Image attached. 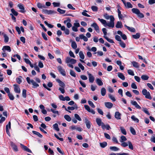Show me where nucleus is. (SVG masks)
Returning <instances> with one entry per match:
<instances>
[{"mask_svg": "<svg viewBox=\"0 0 155 155\" xmlns=\"http://www.w3.org/2000/svg\"><path fill=\"white\" fill-rule=\"evenodd\" d=\"M104 17L107 20L110 19V22L108 23V26L109 27H111L113 28L114 27V18L112 15L109 16L107 15V14H106L104 15Z\"/></svg>", "mask_w": 155, "mask_h": 155, "instance_id": "obj_1", "label": "nucleus"}, {"mask_svg": "<svg viewBox=\"0 0 155 155\" xmlns=\"http://www.w3.org/2000/svg\"><path fill=\"white\" fill-rule=\"evenodd\" d=\"M65 61L68 67L73 68H74L73 64H75L77 61L74 59L71 58L69 57H67L65 59Z\"/></svg>", "mask_w": 155, "mask_h": 155, "instance_id": "obj_2", "label": "nucleus"}, {"mask_svg": "<svg viewBox=\"0 0 155 155\" xmlns=\"http://www.w3.org/2000/svg\"><path fill=\"white\" fill-rule=\"evenodd\" d=\"M131 11L133 13L136 14L138 17L142 18L144 17V15L138 9L134 8L132 9Z\"/></svg>", "mask_w": 155, "mask_h": 155, "instance_id": "obj_3", "label": "nucleus"}, {"mask_svg": "<svg viewBox=\"0 0 155 155\" xmlns=\"http://www.w3.org/2000/svg\"><path fill=\"white\" fill-rule=\"evenodd\" d=\"M26 80L28 84H31L33 85V88H35L39 87V85L37 84L33 80L30 79V78L27 77L26 78Z\"/></svg>", "mask_w": 155, "mask_h": 155, "instance_id": "obj_4", "label": "nucleus"}, {"mask_svg": "<svg viewBox=\"0 0 155 155\" xmlns=\"http://www.w3.org/2000/svg\"><path fill=\"white\" fill-rule=\"evenodd\" d=\"M142 93L143 95L145 96L146 98L149 99H152L150 92L147 91L146 89H143L142 91Z\"/></svg>", "mask_w": 155, "mask_h": 155, "instance_id": "obj_5", "label": "nucleus"}, {"mask_svg": "<svg viewBox=\"0 0 155 155\" xmlns=\"http://www.w3.org/2000/svg\"><path fill=\"white\" fill-rule=\"evenodd\" d=\"M60 73L63 76L66 75V72L64 68L61 66H59L57 67Z\"/></svg>", "mask_w": 155, "mask_h": 155, "instance_id": "obj_6", "label": "nucleus"}, {"mask_svg": "<svg viewBox=\"0 0 155 155\" xmlns=\"http://www.w3.org/2000/svg\"><path fill=\"white\" fill-rule=\"evenodd\" d=\"M121 1L123 2L124 6H125V7L126 8H132L133 5L130 3V2H126L125 0H121Z\"/></svg>", "mask_w": 155, "mask_h": 155, "instance_id": "obj_7", "label": "nucleus"}, {"mask_svg": "<svg viewBox=\"0 0 155 155\" xmlns=\"http://www.w3.org/2000/svg\"><path fill=\"white\" fill-rule=\"evenodd\" d=\"M91 26L94 28V29L97 32L99 33L100 32L99 27L96 23L94 22L91 25Z\"/></svg>", "mask_w": 155, "mask_h": 155, "instance_id": "obj_8", "label": "nucleus"}, {"mask_svg": "<svg viewBox=\"0 0 155 155\" xmlns=\"http://www.w3.org/2000/svg\"><path fill=\"white\" fill-rule=\"evenodd\" d=\"M87 73L88 76L89 81L91 83H93L94 80V77L89 72L87 71Z\"/></svg>", "mask_w": 155, "mask_h": 155, "instance_id": "obj_9", "label": "nucleus"}, {"mask_svg": "<svg viewBox=\"0 0 155 155\" xmlns=\"http://www.w3.org/2000/svg\"><path fill=\"white\" fill-rule=\"evenodd\" d=\"M84 121L86 124L87 127L88 129H90L91 127V123L87 119L86 117L84 118Z\"/></svg>", "mask_w": 155, "mask_h": 155, "instance_id": "obj_10", "label": "nucleus"}, {"mask_svg": "<svg viewBox=\"0 0 155 155\" xmlns=\"http://www.w3.org/2000/svg\"><path fill=\"white\" fill-rule=\"evenodd\" d=\"M10 145L11 147L15 151H18V149L17 146L15 145V143H14L12 141H11L10 142Z\"/></svg>", "mask_w": 155, "mask_h": 155, "instance_id": "obj_11", "label": "nucleus"}, {"mask_svg": "<svg viewBox=\"0 0 155 155\" xmlns=\"http://www.w3.org/2000/svg\"><path fill=\"white\" fill-rule=\"evenodd\" d=\"M13 86L14 87V90L15 92L16 93H20L21 91L19 86L17 84H14Z\"/></svg>", "mask_w": 155, "mask_h": 155, "instance_id": "obj_12", "label": "nucleus"}, {"mask_svg": "<svg viewBox=\"0 0 155 155\" xmlns=\"http://www.w3.org/2000/svg\"><path fill=\"white\" fill-rule=\"evenodd\" d=\"M44 13L48 15H51L56 13V12L53 10H45L43 11Z\"/></svg>", "mask_w": 155, "mask_h": 155, "instance_id": "obj_13", "label": "nucleus"}, {"mask_svg": "<svg viewBox=\"0 0 155 155\" xmlns=\"http://www.w3.org/2000/svg\"><path fill=\"white\" fill-rule=\"evenodd\" d=\"M71 20L70 19L65 20L64 21V24H66V25L67 27L69 28L72 26V24L71 23Z\"/></svg>", "mask_w": 155, "mask_h": 155, "instance_id": "obj_14", "label": "nucleus"}, {"mask_svg": "<svg viewBox=\"0 0 155 155\" xmlns=\"http://www.w3.org/2000/svg\"><path fill=\"white\" fill-rule=\"evenodd\" d=\"M130 103L131 104L137 108L140 109H141V107L138 104L136 101H131Z\"/></svg>", "mask_w": 155, "mask_h": 155, "instance_id": "obj_15", "label": "nucleus"}, {"mask_svg": "<svg viewBox=\"0 0 155 155\" xmlns=\"http://www.w3.org/2000/svg\"><path fill=\"white\" fill-rule=\"evenodd\" d=\"M98 20L101 23L103 24L104 26L105 27H106L107 26H108V23H107L105 20L102 19H100L99 18H98Z\"/></svg>", "mask_w": 155, "mask_h": 155, "instance_id": "obj_16", "label": "nucleus"}, {"mask_svg": "<svg viewBox=\"0 0 155 155\" xmlns=\"http://www.w3.org/2000/svg\"><path fill=\"white\" fill-rule=\"evenodd\" d=\"M104 104L105 107L109 109L111 108L113 106V104L110 102H105Z\"/></svg>", "mask_w": 155, "mask_h": 155, "instance_id": "obj_17", "label": "nucleus"}, {"mask_svg": "<svg viewBox=\"0 0 155 155\" xmlns=\"http://www.w3.org/2000/svg\"><path fill=\"white\" fill-rule=\"evenodd\" d=\"M18 7L20 9H21V10L20 11L21 12L24 13L25 12V8L21 4H18Z\"/></svg>", "mask_w": 155, "mask_h": 155, "instance_id": "obj_18", "label": "nucleus"}, {"mask_svg": "<svg viewBox=\"0 0 155 155\" xmlns=\"http://www.w3.org/2000/svg\"><path fill=\"white\" fill-rule=\"evenodd\" d=\"M2 50L3 51H8L10 52L11 51V48L8 46H5L3 47Z\"/></svg>", "mask_w": 155, "mask_h": 155, "instance_id": "obj_19", "label": "nucleus"}, {"mask_svg": "<svg viewBox=\"0 0 155 155\" xmlns=\"http://www.w3.org/2000/svg\"><path fill=\"white\" fill-rule=\"evenodd\" d=\"M115 117L117 120H120L121 119V114L118 111H117L115 113Z\"/></svg>", "mask_w": 155, "mask_h": 155, "instance_id": "obj_20", "label": "nucleus"}, {"mask_svg": "<svg viewBox=\"0 0 155 155\" xmlns=\"http://www.w3.org/2000/svg\"><path fill=\"white\" fill-rule=\"evenodd\" d=\"M102 128L103 129H106L107 130H109L110 129H111L110 127V126L108 124H107L106 125H105L104 124H102V125L101 126Z\"/></svg>", "mask_w": 155, "mask_h": 155, "instance_id": "obj_21", "label": "nucleus"}, {"mask_svg": "<svg viewBox=\"0 0 155 155\" xmlns=\"http://www.w3.org/2000/svg\"><path fill=\"white\" fill-rule=\"evenodd\" d=\"M56 81L59 84V85L61 87H65V84L60 79H57Z\"/></svg>", "mask_w": 155, "mask_h": 155, "instance_id": "obj_22", "label": "nucleus"}, {"mask_svg": "<svg viewBox=\"0 0 155 155\" xmlns=\"http://www.w3.org/2000/svg\"><path fill=\"white\" fill-rule=\"evenodd\" d=\"M2 35H3V37L4 38V41L5 43H7L8 42L9 40V38L6 34L2 33Z\"/></svg>", "mask_w": 155, "mask_h": 155, "instance_id": "obj_23", "label": "nucleus"}, {"mask_svg": "<svg viewBox=\"0 0 155 155\" xmlns=\"http://www.w3.org/2000/svg\"><path fill=\"white\" fill-rule=\"evenodd\" d=\"M96 122L99 126H102V124H104L103 122H102L101 120V119L97 118L96 119Z\"/></svg>", "mask_w": 155, "mask_h": 155, "instance_id": "obj_24", "label": "nucleus"}, {"mask_svg": "<svg viewBox=\"0 0 155 155\" xmlns=\"http://www.w3.org/2000/svg\"><path fill=\"white\" fill-rule=\"evenodd\" d=\"M124 26L126 27L128 30L132 32H135V29L133 27H130L126 25H124Z\"/></svg>", "mask_w": 155, "mask_h": 155, "instance_id": "obj_25", "label": "nucleus"}, {"mask_svg": "<svg viewBox=\"0 0 155 155\" xmlns=\"http://www.w3.org/2000/svg\"><path fill=\"white\" fill-rule=\"evenodd\" d=\"M96 82L99 86H102L103 84L101 79L99 78L96 79Z\"/></svg>", "mask_w": 155, "mask_h": 155, "instance_id": "obj_26", "label": "nucleus"}, {"mask_svg": "<svg viewBox=\"0 0 155 155\" xmlns=\"http://www.w3.org/2000/svg\"><path fill=\"white\" fill-rule=\"evenodd\" d=\"M79 37L81 39H83L85 41H87L88 40L87 38L83 34L80 35Z\"/></svg>", "mask_w": 155, "mask_h": 155, "instance_id": "obj_27", "label": "nucleus"}, {"mask_svg": "<svg viewBox=\"0 0 155 155\" xmlns=\"http://www.w3.org/2000/svg\"><path fill=\"white\" fill-rule=\"evenodd\" d=\"M115 26L117 28H122L123 25L121 22L120 21H118L115 25Z\"/></svg>", "mask_w": 155, "mask_h": 155, "instance_id": "obj_28", "label": "nucleus"}, {"mask_svg": "<svg viewBox=\"0 0 155 155\" xmlns=\"http://www.w3.org/2000/svg\"><path fill=\"white\" fill-rule=\"evenodd\" d=\"M106 93V91L105 88L104 87H102L101 89V95L104 96L105 95Z\"/></svg>", "mask_w": 155, "mask_h": 155, "instance_id": "obj_29", "label": "nucleus"}, {"mask_svg": "<svg viewBox=\"0 0 155 155\" xmlns=\"http://www.w3.org/2000/svg\"><path fill=\"white\" fill-rule=\"evenodd\" d=\"M118 77L123 80H124L125 79V78L123 74L121 73H117Z\"/></svg>", "mask_w": 155, "mask_h": 155, "instance_id": "obj_30", "label": "nucleus"}, {"mask_svg": "<svg viewBox=\"0 0 155 155\" xmlns=\"http://www.w3.org/2000/svg\"><path fill=\"white\" fill-rule=\"evenodd\" d=\"M78 107L76 104H75L74 105V107H68L67 108L69 110H73L75 109H77Z\"/></svg>", "mask_w": 155, "mask_h": 155, "instance_id": "obj_31", "label": "nucleus"}, {"mask_svg": "<svg viewBox=\"0 0 155 155\" xmlns=\"http://www.w3.org/2000/svg\"><path fill=\"white\" fill-rule=\"evenodd\" d=\"M37 6L38 8H45V5L41 4L39 2L37 3Z\"/></svg>", "mask_w": 155, "mask_h": 155, "instance_id": "obj_32", "label": "nucleus"}, {"mask_svg": "<svg viewBox=\"0 0 155 155\" xmlns=\"http://www.w3.org/2000/svg\"><path fill=\"white\" fill-rule=\"evenodd\" d=\"M121 133L124 135H126L127 134V132L124 127H120Z\"/></svg>", "mask_w": 155, "mask_h": 155, "instance_id": "obj_33", "label": "nucleus"}, {"mask_svg": "<svg viewBox=\"0 0 155 155\" xmlns=\"http://www.w3.org/2000/svg\"><path fill=\"white\" fill-rule=\"evenodd\" d=\"M22 78V77L21 76H19L18 77L16 78V81L17 82L18 84H20L21 83V82L22 81L21 80Z\"/></svg>", "mask_w": 155, "mask_h": 155, "instance_id": "obj_34", "label": "nucleus"}, {"mask_svg": "<svg viewBox=\"0 0 155 155\" xmlns=\"http://www.w3.org/2000/svg\"><path fill=\"white\" fill-rule=\"evenodd\" d=\"M64 117L66 120L68 122L70 121L71 120V117L68 115H65Z\"/></svg>", "mask_w": 155, "mask_h": 155, "instance_id": "obj_35", "label": "nucleus"}, {"mask_svg": "<svg viewBox=\"0 0 155 155\" xmlns=\"http://www.w3.org/2000/svg\"><path fill=\"white\" fill-rule=\"evenodd\" d=\"M133 66L136 68H138L139 67V65L138 63L135 61H133L132 62Z\"/></svg>", "mask_w": 155, "mask_h": 155, "instance_id": "obj_36", "label": "nucleus"}, {"mask_svg": "<svg viewBox=\"0 0 155 155\" xmlns=\"http://www.w3.org/2000/svg\"><path fill=\"white\" fill-rule=\"evenodd\" d=\"M140 36V35L139 33H137L135 35H132V37L134 39H137L139 38Z\"/></svg>", "mask_w": 155, "mask_h": 155, "instance_id": "obj_37", "label": "nucleus"}, {"mask_svg": "<svg viewBox=\"0 0 155 155\" xmlns=\"http://www.w3.org/2000/svg\"><path fill=\"white\" fill-rule=\"evenodd\" d=\"M79 54L81 59L83 60L84 58V55L82 51H80L79 53Z\"/></svg>", "mask_w": 155, "mask_h": 155, "instance_id": "obj_38", "label": "nucleus"}, {"mask_svg": "<svg viewBox=\"0 0 155 155\" xmlns=\"http://www.w3.org/2000/svg\"><path fill=\"white\" fill-rule=\"evenodd\" d=\"M130 131L132 134L134 135H135L136 134V131L133 127H130Z\"/></svg>", "mask_w": 155, "mask_h": 155, "instance_id": "obj_39", "label": "nucleus"}, {"mask_svg": "<svg viewBox=\"0 0 155 155\" xmlns=\"http://www.w3.org/2000/svg\"><path fill=\"white\" fill-rule=\"evenodd\" d=\"M110 149L114 151H118L119 150V148L116 147H110Z\"/></svg>", "mask_w": 155, "mask_h": 155, "instance_id": "obj_40", "label": "nucleus"}, {"mask_svg": "<svg viewBox=\"0 0 155 155\" xmlns=\"http://www.w3.org/2000/svg\"><path fill=\"white\" fill-rule=\"evenodd\" d=\"M32 133L34 134L37 135L38 137L40 138H42V135H41L40 133L37 131H32Z\"/></svg>", "mask_w": 155, "mask_h": 155, "instance_id": "obj_41", "label": "nucleus"}, {"mask_svg": "<svg viewBox=\"0 0 155 155\" xmlns=\"http://www.w3.org/2000/svg\"><path fill=\"white\" fill-rule=\"evenodd\" d=\"M131 119L134 121L138 123L139 121V119L137 118L134 115H132L131 117Z\"/></svg>", "mask_w": 155, "mask_h": 155, "instance_id": "obj_42", "label": "nucleus"}, {"mask_svg": "<svg viewBox=\"0 0 155 155\" xmlns=\"http://www.w3.org/2000/svg\"><path fill=\"white\" fill-rule=\"evenodd\" d=\"M53 127L54 129L56 131H58L59 130V129L58 128V124H57L56 123L54 124Z\"/></svg>", "mask_w": 155, "mask_h": 155, "instance_id": "obj_43", "label": "nucleus"}, {"mask_svg": "<svg viewBox=\"0 0 155 155\" xmlns=\"http://www.w3.org/2000/svg\"><path fill=\"white\" fill-rule=\"evenodd\" d=\"M75 118L79 121H81L82 120L79 116L77 114H75L74 115Z\"/></svg>", "mask_w": 155, "mask_h": 155, "instance_id": "obj_44", "label": "nucleus"}, {"mask_svg": "<svg viewBox=\"0 0 155 155\" xmlns=\"http://www.w3.org/2000/svg\"><path fill=\"white\" fill-rule=\"evenodd\" d=\"M149 78V77L147 75H142L141 76V79L143 80H147Z\"/></svg>", "mask_w": 155, "mask_h": 155, "instance_id": "obj_45", "label": "nucleus"}, {"mask_svg": "<svg viewBox=\"0 0 155 155\" xmlns=\"http://www.w3.org/2000/svg\"><path fill=\"white\" fill-rule=\"evenodd\" d=\"M121 140H120V141L121 143H122L123 142L127 140V139L124 136H122L120 137Z\"/></svg>", "mask_w": 155, "mask_h": 155, "instance_id": "obj_46", "label": "nucleus"}, {"mask_svg": "<svg viewBox=\"0 0 155 155\" xmlns=\"http://www.w3.org/2000/svg\"><path fill=\"white\" fill-rule=\"evenodd\" d=\"M71 47L74 49H76L77 48V45L75 41H73L71 43Z\"/></svg>", "mask_w": 155, "mask_h": 155, "instance_id": "obj_47", "label": "nucleus"}, {"mask_svg": "<svg viewBox=\"0 0 155 155\" xmlns=\"http://www.w3.org/2000/svg\"><path fill=\"white\" fill-rule=\"evenodd\" d=\"M57 11L60 13L61 14H63L65 13L66 11L65 10H63L59 8L57 9Z\"/></svg>", "mask_w": 155, "mask_h": 155, "instance_id": "obj_48", "label": "nucleus"}, {"mask_svg": "<svg viewBox=\"0 0 155 155\" xmlns=\"http://www.w3.org/2000/svg\"><path fill=\"white\" fill-rule=\"evenodd\" d=\"M100 145L102 148H104L107 145V143L106 142H104L102 143H100Z\"/></svg>", "mask_w": 155, "mask_h": 155, "instance_id": "obj_49", "label": "nucleus"}, {"mask_svg": "<svg viewBox=\"0 0 155 155\" xmlns=\"http://www.w3.org/2000/svg\"><path fill=\"white\" fill-rule=\"evenodd\" d=\"M119 44L122 48H124L126 47V44L123 41H121L119 42Z\"/></svg>", "mask_w": 155, "mask_h": 155, "instance_id": "obj_50", "label": "nucleus"}, {"mask_svg": "<svg viewBox=\"0 0 155 155\" xmlns=\"http://www.w3.org/2000/svg\"><path fill=\"white\" fill-rule=\"evenodd\" d=\"M42 37L46 41L48 40V38H47V35L44 32H42L41 33Z\"/></svg>", "mask_w": 155, "mask_h": 155, "instance_id": "obj_51", "label": "nucleus"}, {"mask_svg": "<svg viewBox=\"0 0 155 155\" xmlns=\"http://www.w3.org/2000/svg\"><path fill=\"white\" fill-rule=\"evenodd\" d=\"M128 143L129 148L132 150H133L134 149V147L131 143L130 141H128Z\"/></svg>", "mask_w": 155, "mask_h": 155, "instance_id": "obj_52", "label": "nucleus"}, {"mask_svg": "<svg viewBox=\"0 0 155 155\" xmlns=\"http://www.w3.org/2000/svg\"><path fill=\"white\" fill-rule=\"evenodd\" d=\"M88 103L90 106L94 108L95 107V106L94 104L91 101H88Z\"/></svg>", "mask_w": 155, "mask_h": 155, "instance_id": "obj_53", "label": "nucleus"}, {"mask_svg": "<svg viewBox=\"0 0 155 155\" xmlns=\"http://www.w3.org/2000/svg\"><path fill=\"white\" fill-rule=\"evenodd\" d=\"M26 90L25 89H23L22 91V95L23 97L25 98L26 97Z\"/></svg>", "mask_w": 155, "mask_h": 155, "instance_id": "obj_54", "label": "nucleus"}, {"mask_svg": "<svg viewBox=\"0 0 155 155\" xmlns=\"http://www.w3.org/2000/svg\"><path fill=\"white\" fill-rule=\"evenodd\" d=\"M127 72L130 75H132V76H134V72L132 70L129 69L127 70Z\"/></svg>", "mask_w": 155, "mask_h": 155, "instance_id": "obj_55", "label": "nucleus"}, {"mask_svg": "<svg viewBox=\"0 0 155 155\" xmlns=\"http://www.w3.org/2000/svg\"><path fill=\"white\" fill-rule=\"evenodd\" d=\"M108 96L109 98L113 101H116V99L115 97L112 95L111 94H109L108 95Z\"/></svg>", "mask_w": 155, "mask_h": 155, "instance_id": "obj_56", "label": "nucleus"}, {"mask_svg": "<svg viewBox=\"0 0 155 155\" xmlns=\"http://www.w3.org/2000/svg\"><path fill=\"white\" fill-rule=\"evenodd\" d=\"M64 88V87H61L59 88L58 90L62 94H64L65 93V91Z\"/></svg>", "mask_w": 155, "mask_h": 155, "instance_id": "obj_57", "label": "nucleus"}, {"mask_svg": "<svg viewBox=\"0 0 155 155\" xmlns=\"http://www.w3.org/2000/svg\"><path fill=\"white\" fill-rule=\"evenodd\" d=\"M142 111H143L145 113L147 114L148 115H150V113L149 112L147 109L145 108H143L142 109Z\"/></svg>", "mask_w": 155, "mask_h": 155, "instance_id": "obj_58", "label": "nucleus"}, {"mask_svg": "<svg viewBox=\"0 0 155 155\" xmlns=\"http://www.w3.org/2000/svg\"><path fill=\"white\" fill-rule=\"evenodd\" d=\"M11 11L13 13V14L15 16H17L18 15V13L15 11V9L14 8H12L11 10Z\"/></svg>", "mask_w": 155, "mask_h": 155, "instance_id": "obj_59", "label": "nucleus"}, {"mask_svg": "<svg viewBox=\"0 0 155 155\" xmlns=\"http://www.w3.org/2000/svg\"><path fill=\"white\" fill-rule=\"evenodd\" d=\"M44 23L49 28H52L53 27H54V25L51 24H49L48 23V22L46 21H44Z\"/></svg>", "mask_w": 155, "mask_h": 155, "instance_id": "obj_60", "label": "nucleus"}, {"mask_svg": "<svg viewBox=\"0 0 155 155\" xmlns=\"http://www.w3.org/2000/svg\"><path fill=\"white\" fill-rule=\"evenodd\" d=\"M8 95L9 97V99L11 100H13L14 99V97L13 96V95L12 94L9 93L8 94Z\"/></svg>", "mask_w": 155, "mask_h": 155, "instance_id": "obj_61", "label": "nucleus"}, {"mask_svg": "<svg viewBox=\"0 0 155 155\" xmlns=\"http://www.w3.org/2000/svg\"><path fill=\"white\" fill-rule=\"evenodd\" d=\"M70 74L71 76L74 77H75L76 76V73L73 71L72 70H70Z\"/></svg>", "mask_w": 155, "mask_h": 155, "instance_id": "obj_62", "label": "nucleus"}, {"mask_svg": "<svg viewBox=\"0 0 155 155\" xmlns=\"http://www.w3.org/2000/svg\"><path fill=\"white\" fill-rule=\"evenodd\" d=\"M91 8L92 11L94 12H97L98 10V8L96 6H92Z\"/></svg>", "mask_w": 155, "mask_h": 155, "instance_id": "obj_63", "label": "nucleus"}, {"mask_svg": "<svg viewBox=\"0 0 155 155\" xmlns=\"http://www.w3.org/2000/svg\"><path fill=\"white\" fill-rule=\"evenodd\" d=\"M74 26L78 28L80 26V25L79 23L78 22V21H76L75 22L74 24Z\"/></svg>", "mask_w": 155, "mask_h": 155, "instance_id": "obj_64", "label": "nucleus"}]
</instances>
